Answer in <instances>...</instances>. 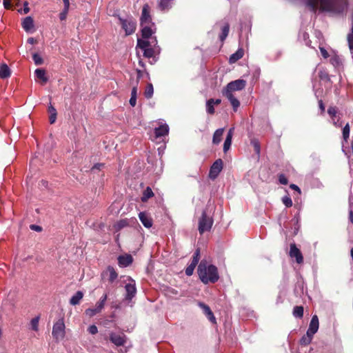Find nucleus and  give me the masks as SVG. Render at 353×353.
<instances>
[{
  "mask_svg": "<svg viewBox=\"0 0 353 353\" xmlns=\"http://www.w3.org/2000/svg\"><path fill=\"white\" fill-rule=\"evenodd\" d=\"M119 20L122 26V28L125 30L126 35H130L134 32L136 30L137 23L132 18L122 19L119 17Z\"/></svg>",
  "mask_w": 353,
  "mask_h": 353,
  "instance_id": "nucleus-6",
  "label": "nucleus"
},
{
  "mask_svg": "<svg viewBox=\"0 0 353 353\" xmlns=\"http://www.w3.org/2000/svg\"><path fill=\"white\" fill-rule=\"evenodd\" d=\"M243 54H244L243 50L239 49L235 53L232 54L230 57V59H229L230 63H235L236 61H237L238 60L241 59L243 57Z\"/></svg>",
  "mask_w": 353,
  "mask_h": 353,
  "instance_id": "nucleus-28",
  "label": "nucleus"
},
{
  "mask_svg": "<svg viewBox=\"0 0 353 353\" xmlns=\"http://www.w3.org/2000/svg\"><path fill=\"white\" fill-rule=\"evenodd\" d=\"M48 112L50 113V124H53L56 121L57 112L55 108L51 104L48 106Z\"/></svg>",
  "mask_w": 353,
  "mask_h": 353,
  "instance_id": "nucleus-30",
  "label": "nucleus"
},
{
  "mask_svg": "<svg viewBox=\"0 0 353 353\" xmlns=\"http://www.w3.org/2000/svg\"><path fill=\"white\" fill-rule=\"evenodd\" d=\"M246 81L243 79H237L228 83L222 91V93H232L234 91H240L245 88Z\"/></svg>",
  "mask_w": 353,
  "mask_h": 353,
  "instance_id": "nucleus-4",
  "label": "nucleus"
},
{
  "mask_svg": "<svg viewBox=\"0 0 353 353\" xmlns=\"http://www.w3.org/2000/svg\"><path fill=\"white\" fill-rule=\"evenodd\" d=\"M319 328V317L316 316V314H314L310 321V325H309V332L312 338H314V335L315 333L317 332Z\"/></svg>",
  "mask_w": 353,
  "mask_h": 353,
  "instance_id": "nucleus-14",
  "label": "nucleus"
},
{
  "mask_svg": "<svg viewBox=\"0 0 353 353\" xmlns=\"http://www.w3.org/2000/svg\"><path fill=\"white\" fill-rule=\"evenodd\" d=\"M312 336L310 332V330H307L306 334L302 336L300 339V343L301 345H308V344L311 343L312 341Z\"/></svg>",
  "mask_w": 353,
  "mask_h": 353,
  "instance_id": "nucleus-29",
  "label": "nucleus"
},
{
  "mask_svg": "<svg viewBox=\"0 0 353 353\" xmlns=\"http://www.w3.org/2000/svg\"><path fill=\"white\" fill-rule=\"evenodd\" d=\"M251 144L254 147V152L259 155L260 154V144H259V142L257 140L254 139V140L251 141Z\"/></svg>",
  "mask_w": 353,
  "mask_h": 353,
  "instance_id": "nucleus-42",
  "label": "nucleus"
},
{
  "mask_svg": "<svg viewBox=\"0 0 353 353\" xmlns=\"http://www.w3.org/2000/svg\"><path fill=\"white\" fill-rule=\"evenodd\" d=\"M39 316H37L35 318H33L31 321H30V325H31V328L34 330V331H37L38 330V327H39Z\"/></svg>",
  "mask_w": 353,
  "mask_h": 353,
  "instance_id": "nucleus-40",
  "label": "nucleus"
},
{
  "mask_svg": "<svg viewBox=\"0 0 353 353\" xmlns=\"http://www.w3.org/2000/svg\"><path fill=\"white\" fill-rule=\"evenodd\" d=\"M68 12H65V8L63 9V12L60 14V16H59V18L62 21V20H64L66 17V14H67Z\"/></svg>",
  "mask_w": 353,
  "mask_h": 353,
  "instance_id": "nucleus-61",
  "label": "nucleus"
},
{
  "mask_svg": "<svg viewBox=\"0 0 353 353\" xmlns=\"http://www.w3.org/2000/svg\"><path fill=\"white\" fill-rule=\"evenodd\" d=\"M150 24H145L142 27L141 30V35L142 37L145 39H149L152 34L154 32L152 28L149 26Z\"/></svg>",
  "mask_w": 353,
  "mask_h": 353,
  "instance_id": "nucleus-23",
  "label": "nucleus"
},
{
  "mask_svg": "<svg viewBox=\"0 0 353 353\" xmlns=\"http://www.w3.org/2000/svg\"><path fill=\"white\" fill-rule=\"evenodd\" d=\"M319 108L322 114H323V112H325V105L323 100L319 101Z\"/></svg>",
  "mask_w": 353,
  "mask_h": 353,
  "instance_id": "nucleus-51",
  "label": "nucleus"
},
{
  "mask_svg": "<svg viewBox=\"0 0 353 353\" xmlns=\"http://www.w3.org/2000/svg\"><path fill=\"white\" fill-rule=\"evenodd\" d=\"M154 50L152 48H149L143 50V55L147 58L152 57L154 56Z\"/></svg>",
  "mask_w": 353,
  "mask_h": 353,
  "instance_id": "nucleus-43",
  "label": "nucleus"
},
{
  "mask_svg": "<svg viewBox=\"0 0 353 353\" xmlns=\"http://www.w3.org/2000/svg\"><path fill=\"white\" fill-rule=\"evenodd\" d=\"M32 59L34 62V64L37 65H40L43 63V58L37 53H34L32 54Z\"/></svg>",
  "mask_w": 353,
  "mask_h": 353,
  "instance_id": "nucleus-39",
  "label": "nucleus"
},
{
  "mask_svg": "<svg viewBox=\"0 0 353 353\" xmlns=\"http://www.w3.org/2000/svg\"><path fill=\"white\" fill-rule=\"evenodd\" d=\"M292 221L293 222V223L294 225V231H293L292 234L293 235H296V234L298 233V231L299 230V228H300V225H299V214H296L294 216V218L292 219Z\"/></svg>",
  "mask_w": 353,
  "mask_h": 353,
  "instance_id": "nucleus-35",
  "label": "nucleus"
},
{
  "mask_svg": "<svg viewBox=\"0 0 353 353\" xmlns=\"http://www.w3.org/2000/svg\"><path fill=\"white\" fill-rule=\"evenodd\" d=\"M110 341L117 346H122L126 342V337L124 334L111 332L110 334Z\"/></svg>",
  "mask_w": 353,
  "mask_h": 353,
  "instance_id": "nucleus-11",
  "label": "nucleus"
},
{
  "mask_svg": "<svg viewBox=\"0 0 353 353\" xmlns=\"http://www.w3.org/2000/svg\"><path fill=\"white\" fill-rule=\"evenodd\" d=\"M290 188H291L292 190H294L296 192V195L297 196L301 195V190L300 188H299V186H297V185L294 184V183L290 184Z\"/></svg>",
  "mask_w": 353,
  "mask_h": 353,
  "instance_id": "nucleus-47",
  "label": "nucleus"
},
{
  "mask_svg": "<svg viewBox=\"0 0 353 353\" xmlns=\"http://www.w3.org/2000/svg\"><path fill=\"white\" fill-rule=\"evenodd\" d=\"M347 40L348 41L350 49L351 50H353V28H351L350 32L347 34Z\"/></svg>",
  "mask_w": 353,
  "mask_h": 353,
  "instance_id": "nucleus-41",
  "label": "nucleus"
},
{
  "mask_svg": "<svg viewBox=\"0 0 353 353\" xmlns=\"http://www.w3.org/2000/svg\"><path fill=\"white\" fill-rule=\"evenodd\" d=\"M133 259L130 254L121 255L118 257V263L121 267H128L132 263Z\"/></svg>",
  "mask_w": 353,
  "mask_h": 353,
  "instance_id": "nucleus-17",
  "label": "nucleus"
},
{
  "mask_svg": "<svg viewBox=\"0 0 353 353\" xmlns=\"http://www.w3.org/2000/svg\"><path fill=\"white\" fill-rule=\"evenodd\" d=\"M137 84H138V82L139 81V79L142 77L143 76V72L139 70V69H137Z\"/></svg>",
  "mask_w": 353,
  "mask_h": 353,
  "instance_id": "nucleus-59",
  "label": "nucleus"
},
{
  "mask_svg": "<svg viewBox=\"0 0 353 353\" xmlns=\"http://www.w3.org/2000/svg\"><path fill=\"white\" fill-rule=\"evenodd\" d=\"M107 294H104L100 299L99 301L97 303L94 308H88L85 310V314L90 316H93L97 313H99L104 307L105 303L107 300Z\"/></svg>",
  "mask_w": 353,
  "mask_h": 353,
  "instance_id": "nucleus-7",
  "label": "nucleus"
},
{
  "mask_svg": "<svg viewBox=\"0 0 353 353\" xmlns=\"http://www.w3.org/2000/svg\"><path fill=\"white\" fill-rule=\"evenodd\" d=\"M195 268L196 266L193 265V264H190L185 270V274L187 276L192 275Z\"/></svg>",
  "mask_w": 353,
  "mask_h": 353,
  "instance_id": "nucleus-44",
  "label": "nucleus"
},
{
  "mask_svg": "<svg viewBox=\"0 0 353 353\" xmlns=\"http://www.w3.org/2000/svg\"><path fill=\"white\" fill-rule=\"evenodd\" d=\"M223 132H224L223 128L217 129L214 132V133L213 134V138H212V143L214 144L218 145L221 142Z\"/></svg>",
  "mask_w": 353,
  "mask_h": 353,
  "instance_id": "nucleus-24",
  "label": "nucleus"
},
{
  "mask_svg": "<svg viewBox=\"0 0 353 353\" xmlns=\"http://www.w3.org/2000/svg\"><path fill=\"white\" fill-rule=\"evenodd\" d=\"M150 46H151V44L149 41L142 40V39H139L137 40V47H139V48H141L143 50L150 48Z\"/></svg>",
  "mask_w": 353,
  "mask_h": 353,
  "instance_id": "nucleus-34",
  "label": "nucleus"
},
{
  "mask_svg": "<svg viewBox=\"0 0 353 353\" xmlns=\"http://www.w3.org/2000/svg\"><path fill=\"white\" fill-rule=\"evenodd\" d=\"M104 166H105L104 163H96L92 168V170H101L102 168H104Z\"/></svg>",
  "mask_w": 353,
  "mask_h": 353,
  "instance_id": "nucleus-49",
  "label": "nucleus"
},
{
  "mask_svg": "<svg viewBox=\"0 0 353 353\" xmlns=\"http://www.w3.org/2000/svg\"><path fill=\"white\" fill-rule=\"evenodd\" d=\"M125 289L126 292L125 296V299L131 301L137 293L134 281L132 280V283H127L125 286Z\"/></svg>",
  "mask_w": 353,
  "mask_h": 353,
  "instance_id": "nucleus-13",
  "label": "nucleus"
},
{
  "mask_svg": "<svg viewBox=\"0 0 353 353\" xmlns=\"http://www.w3.org/2000/svg\"><path fill=\"white\" fill-rule=\"evenodd\" d=\"M214 105L213 99H210L206 101V111L208 114H213L214 113Z\"/></svg>",
  "mask_w": 353,
  "mask_h": 353,
  "instance_id": "nucleus-37",
  "label": "nucleus"
},
{
  "mask_svg": "<svg viewBox=\"0 0 353 353\" xmlns=\"http://www.w3.org/2000/svg\"><path fill=\"white\" fill-rule=\"evenodd\" d=\"M11 1L12 0H3V6L6 9H10L11 7Z\"/></svg>",
  "mask_w": 353,
  "mask_h": 353,
  "instance_id": "nucleus-54",
  "label": "nucleus"
},
{
  "mask_svg": "<svg viewBox=\"0 0 353 353\" xmlns=\"http://www.w3.org/2000/svg\"><path fill=\"white\" fill-rule=\"evenodd\" d=\"M137 90H138V88H137V84L132 89L131 97H134L137 98Z\"/></svg>",
  "mask_w": 353,
  "mask_h": 353,
  "instance_id": "nucleus-53",
  "label": "nucleus"
},
{
  "mask_svg": "<svg viewBox=\"0 0 353 353\" xmlns=\"http://www.w3.org/2000/svg\"><path fill=\"white\" fill-rule=\"evenodd\" d=\"M29 11H30V8L28 7V2L25 1L23 3V12H24V14H27L29 12Z\"/></svg>",
  "mask_w": 353,
  "mask_h": 353,
  "instance_id": "nucleus-55",
  "label": "nucleus"
},
{
  "mask_svg": "<svg viewBox=\"0 0 353 353\" xmlns=\"http://www.w3.org/2000/svg\"><path fill=\"white\" fill-rule=\"evenodd\" d=\"M279 231L281 235H284L285 241H287V233L285 231L287 224V212H283L278 218Z\"/></svg>",
  "mask_w": 353,
  "mask_h": 353,
  "instance_id": "nucleus-12",
  "label": "nucleus"
},
{
  "mask_svg": "<svg viewBox=\"0 0 353 353\" xmlns=\"http://www.w3.org/2000/svg\"><path fill=\"white\" fill-rule=\"evenodd\" d=\"M154 93V88L152 83H148L145 88L144 95L145 98L150 99L152 98Z\"/></svg>",
  "mask_w": 353,
  "mask_h": 353,
  "instance_id": "nucleus-36",
  "label": "nucleus"
},
{
  "mask_svg": "<svg viewBox=\"0 0 353 353\" xmlns=\"http://www.w3.org/2000/svg\"><path fill=\"white\" fill-rule=\"evenodd\" d=\"M306 5L310 11L316 12L319 8L321 11H330L332 7V0H306Z\"/></svg>",
  "mask_w": 353,
  "mask_h": 353,
  "instance_id": "nucleus-2",
  "label": "nucleus"
},
{
  "mask_svg": "<svg viewBox=\"0 0 353 353\" xmlns=\"http://www.w3.org/2000/svg\"><path fill=\"white\" fill-rule=\"evenodd\" d=\"M231 144H232V142L225 140L224 144H223L224 152H226L230 149Z\"/></svg>",
  "mask_w": 353,
  "mask_h": 353,
  "instance_id": "nucleus-50",
  "label": "nucleus"
},
{
  "mask_svg": "<svg viewBox=\"0 0 353 353\" xmlns=\"http://www.w3.org/2000/svg\"><path fill=\"white\" fill-rule=\"evenodd\" d=\"M52 334L53 337L59 341L65 336V324L63 319H59L53 325Z\"/></svg>",
  "mask_w": 353,
  "mask_h": 353,
  "instance_id": "nucleus-5",
  "label": "nucleus"
},
{
  "mask_svg": "<svg viewBox=\"0 0 353 353\" xmlns=\"http://www.w3.org/2000/svg\"><path fill=\"white\" fill-rule=\"evenodd\" d=\"M304 307L302 305L294 306L292 311V314L295 317L302 318L303 315Z\"/></svg>",
  "mask_w": 353,
  "mask_h": 353,
  "instance_id": "nucleus-33",
  "label": "nucleus"
},
{
  "mask_svg": "<svg viewBox=\"0 0 353 353\" xmlns=\"http://www.w3.org/2000/svg\"><path fill=\"white\" fill-rule=\"evenodd\" d=\"M173 0H159V8L161 10H168L171 8V2Z\"/></svg>",
  "mask_w": 353,
  "mask_h": 353,
  "instance_id": "nucleus-31",
  "label": "nucleus"
},
{
  "mask_svg": "<svg viewBox=\"0 0 353 353\" xmlns=\"http://www.w3.org/2000/svg\"><path fill=\"white\" fill-rule=\"evenodd\" d=\"M150 8L148 3L143 5L140 19L141 26H143L145 24L152 23V18L150 14Z\"/></svg>",
  "mask_w": 353,
  "mask_h": 353,
  "instance_id": "nucleus-10",
  "label": "nucleus"
},
{
  "mask_svg": "<svg viewBox=\"0 0 353 353\" xmlns=\"http://www.w3.org/2000/svg\"><path fill=\"white\" fill-rule=\"evenodd\" d=\"M349 218H350L351 222L353 223V211H352V210L350 212Z\"/></svg>",
  "mask_w": 353,
  "mask_h": 353,
  "instance_id": "nucleus-64",
  "label": "nucleus"
},
{
  "mask_svg": "<svg viewBox=\"0 0 353 353\" xmlns=\"http://www.w3.org/2000/svg\"><path fill=\"white\" fill-rule=\"evenodd\" d=\"M109 273V281L113 283L117 278L118 274L116 272L114 268L112 266H108L107 271L102 273V276H105V274Z\"/></svg>",
  "mask_w": 353,
  "mask_h": 353,
  "instance_id": "nucleus-22",
  "label": "nucleus"
},
{
  "mask_svg": "<svg viewBox=\"0 0 353 353\" xmlns=\"http://www.w3.org/2000/svg\"><path fill=\"white\" fill-rule=\"evenodd\" d=\"M197 272L204 284L214 283L219 279L217 268L214 265H208L207 261L204 260L199 264Z\"/></svg>",
  "mask_w": 353,
  "mask_h": 353,
  "instance_id": "nucleus-1",
  "label": "nucleus"
},
{
  "mask_svg": "<svg viewBox=\"0 0 353 353\" xmlns=\"http://www.w3.org/2000/svg\"><path fill=\"white\" fill-rule=\"evenodd\" d=\"M63 1L64 3L65 12H68L70 6L69 0H63Z\"/></svg>",
  "mask_w": 353,
  "mask_h": 353,
  "instance_id": "nucleus-58",
  "label": "nucleus"
},
{
  "mask_svg": "<svg viewBox=\"0 0 353 353\" xmlns=\"http://www.w3.org/2000/svg\"><path fill=\"white\" fill-rule=\"evenodd\" d=\"M11 74L10 70L8 66L3 63L0 65V78L6 79L8 78Z\"/></svg>",
  "mask_w": 353,
  "mask_h": 353,
  "instance_id": "nucleus-26",
  "label": "nucleus"
},
{
  "mask_svg": "<svg viewBox=\"0 0 353 353\" xmlns=\"http://www.w3.org/2000/svg\"><path fill=\"white\" fill-rule=\"evenodd\" d=\"M321 52L323 57L327 58L329 56L327 51L324 48H321Z\"/></svg>",
  "mask_w": 353,
  "mask_h": 353,
  "instance_id": "nucleus-60",
  "label": "nucleus"
},
{
  "mask_svg": "<svg viewBox=\"0 0 353 353\" xmlns=\"http://www.w3.org/2000/svg\"><path fill=\"white\" fill-rule=\"evenodd\" d=\"M199 306L203 310V313L212 323H216V319L210 307L204 303L199 302Z\"/></svg>",
  "mask_w": 353,
  "mask_h": 353,
  "instance_id": "nucleus-15",
  "label": "nucleus"
},
{
  "mask_svg": "<svg viewBox=\"0 0 353 353\" xmlns=\"http://www.w3.org/2000/svg\"><path fill=\"white\" fill-rule=\"evenodd\" d=\"M328 114L332 117H336L337 114V110L336 108H333V106H330L327 109Z\"/></svg>",
  "mask_w": 353,
  "mask_h": 353,
  "instance_id": "nucleus-45",
  "label": "nucleus"
},
{
  "mask_svg": "<svg viewBox=\"0 0 353 353\" xmlns=\"http://www.w3.org/2000/svg\"><path fill=\"white\" fill-rule=\"evenodd\" d=\"M230 31V25L228 23H225L221 28V33L219 35V39L221 42H223L228 37Z\"/></svg>",
  "mask_w": 353,
  "mask_h": 353,
  "instance_id": "nucleus-27",
  "label": "nucleus"
},
{
  "mask_svg": "<svg viewBox=\"0 0 353 353\" xmlns=\"http://www.w3.org/2000/svg\"><path fill=\"white\" fill-rule=\"evenodd\" d=\"M30 228L32 230H34V231H36V232H40L42 231V228L39 225H34V224H32L30 225Z\"/></svg>",
  "mask_w": 353,
  "mask_h": 353,
  "instance_id": "nucleus-48",
  "label": "nucleus"
},
{
  "mask_svg": "<svg viewBox=\"0 0 353 353\" xmlns=\"http://www.w3.org/2000/svg\"><path fill=\"white\" fill-rule=\"evenodd\" d=\"M169 128L167 124H163L154 129V134L156 138L162 137L168 134Z\"/></svg>",
  "mask_w": 353,
  "mask_h": 353,
  "instance_id": "nucleus-18",
  "label": "nucleus"
},
{
  "mask_svg": "<svg viewBox=\"0 0 353 353\" xmlns=\"http://www.w3.org/2000/svg\"><path fill=\"white\" fill-rule=\"evenodd\" d=\"M130 104L132 106V107H134L136 105V103H137V98L136 97H131L130 99Z\"/></svg>",
  "mask_w": 353,
  "mask_h": 353,
  "instance_id": "nucleus-57",
  "label": "nucleus"
},
{
  "mask_svg": "<svg viewBox=\"0 0 353 353\" xmlns=\"http://www.w3.org/2000/svg\"><path fill=\"white\" fill-rule=\"evenodd\" d=\"M213 223L214 221L211 214H208L206 210H204L199 219L198 230L199 233L203 234L205 232L210 231Z\"/></svg>",
  "mask_w": 353,
  "mask_h": 353,
  "instance_id": "nucleus-3",
  "label": "nucleus"
},
{
  "mask_svg": "<svg viewBox=\"0 0 353 353\" xmlns=\"http://www.w3.org/2000/svg\"><path fill=\"white\" fill-rule=\"evenodd\" d=\"M154 196V193L150 187H147L143 192L141 201L146 202L150 198Z\"/></svg>",
  "mask_w": 353,
  "mask_h": 353,
  "instance_id": "nucleus-32",
  "label": "nucleus"
},
{
  "mask_svg": "<svg viewBox=\"0 0 353 353\" xmlns=\"http://www.w3.org/2000/svg\"><path fill=\"white\" fill-rule=\"evenodd\" d=\"M350 129L349 123H347V124L343 128V138L345 141H347L350 138Z\"/></svg>",
  "mask_w": 353,
  "mask_h": 353,
  "instance_id": "nucleus-38",
  "label": "nucleus"
},
{
  "mask_svg": "<svg viewBox=\"0 0 353 353\" xmlns=\"http://www.w3.org/2000/svg\"><path fill=\"white\" fill-rule=\"evenodd\" d=\"M88 330L91 334H96L98 332V328L95 325H90Z\"/></svg>",
  "mask_w": 353,
  "mask_h": 353,
  "instance_id": "nucleus-46",
  "label": "nucleus"
},
{
  "mask_svg": "<svg viewBox=\"0 0 353 353\" xmlns=\"http://www.w3.org/2000/svg\"><path fill=\"white\" fill-rule=\"evenodd\" d=\"M27 42L30 44H34L36 43V40L33 37H30L28 39Z\"/></svg>",
  "mask_w": 353,
  "mask_h": 353,
  "instance_id": "nucleus-62",
  "label": "nucleus"
},
{
  "mask_svg": "<svg viewBox=\"0 0 353 353\" xmlns=\"http://www.w3.org/2000/svg\"><path fill=\"white\" fill-rule=\"evenodd\" d=\"M139 218L142 224L147 228L152 226V219L146 212H141L139 214Z\"/></svg>",
  "mask_w": 353,
  "mask_h": 353,
  "instance_id": "nucleus-16",
  "label": "nucleus"
},
{
  "mask_svg": "<svg viewBox=\"0 0 353 353\" xmlns=\"http://www.w3.org/2000/svg\"><path fill=\"white\" fill-rule=\"evenodd\" d=\"M83 296V293L81 291H77L70 299V303L72 305L79 304L80 301Z\"/></svg>",
  "mask_w": 353,
  "mask_h": 353,
  "instance_id": "nucleus-25",
  "label": "nucleus"
},
{
  "mask_svg": "<svg viewBox=\"0 0 353 353\" xmlns=\"http://www.w3.org/2000/svg\"><path fill=\"white\" fill-rule=\"evenodd\" d=\"M223 96H225L230 102L231 105H232L233 110L234 112H236L238 109V108L240 105L239 101L234 97L232 93H222Z\"/></svg>",
  "mask_w": 353,
  "mask_h": 353,
  "instance_id": "nucleus-20",
  "label": "nucleus"
},
{
  "mask_svg": "<svg viewBox=\"0 0 353 353\" xmlns=\"http://www.w3.org/2000/svg\"><path fill=\"white\" fill-rule=\"evenodd\" d=\"M289 256L292 258V259H295V261L297 263L300 265V263H303V256L299 248H297L295 243L290 244V250L288 252Z\"/></svg>",
  "mask_w": 353,
  "mask_h": 353,
  "instance_id": "nucleus-8",
  "label": "nucleus"
},
{
  "mask_svg": "<svg viewBox=\"0 0 353 353\" xmlns=\"http://www.w3.org/2000/svg\"><path fill=\"white\" fill-rule=\"evenodd\" d=\"M192 257L194 258V259H196L198 260L200 259V249L199 248H197L196 250V251L194 252Z\"/></svg>",
  "mask_w": 353,
  "mask_h": 353,
  "instance_id": "nucleus-56",
  "label": "nucleus"
},
{
  "mask_svg": "<svg viewBox=\"0 0 353 353\" xmlns=\"http://www.w3.org/2000/svg\"><path fill=\"white\" fill-rule=\"evenodd\" d=\"M222 169L223 161L221 159H219L216 160L212 165L209 172V177L211 179H215L219 176Z\"/></svg>",
  "mask_w": 353,
  "mask_h": 353,
  "instance_id": "nucleus-9",
  "label": "nucleus"
},
{
  "mask_svg": "<svg viewBox=\"0 0 353 353\" xmlns=\"http://www.w3.org/2000/svg\"><path fill=\"white\" fill-rule=\"evenodd\" d=\"M279 182L281 184L287 185V177L284 174H281L279 176Z\"/></svg>",
  "mask_w": 353,
  "mask_h": 353,
  "instance_id": "nucleus-52",
  "label": "nucleus"
},
{
  "mask_svg": "<svg viewBox=\"0 0 353 353\" xmlns=\"http://www.w3.org/2000/svg\"><path fill=\"white\" fill-rule=\"evenodd\" d=\"M35 77L41 81L42 84L47 83L48 79L46 75V70L42 68H37L34 71Z\"/></svg>",
  "mask_w": 353,
  "mask_h": 353,
  "instance_id": "nucleus-21",
  "label": "nucleus"
},
{
  "mask_svg": "<svg viewBox=\"0 0 353 353\" xmlns=\"http://www.w3.org/2000/svg\"><path fill=\"white\" fill-rule=\"evenodd\" d=\"M199 261V260L192 257V261H191L190 264H193V265L196 266V265L198 264Z\"/></svg>",
  "mask_w": 353,
  "mask_h": 353,
  "instance_id": "nucleus-63",
  "label": "nucleus"
},
{
  "mask_svg": "<svg viewBox=\"0 0 353 353\" xmlns=\"http://www.w3.org/2000/svg\"><path fill=\"white\" fill-rule=\"evenodd\" d=\"M21 26L27 32H30L34 28V20L31 17H26L22 21Z\"/></svg>",
  "mask_w": 353,
  "mask_h": 353,
  "instance_id": "nucleus-19",
  "label": "nucleus"
}]
</instances>
